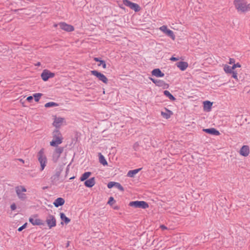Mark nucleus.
<instances>
[{"mask_svg":"<svg viewBox=\"0 0 250 250\" xmlns=\"http://www.w3.org/2000/svg\"><path fill=\"white\" fill-rule=\"evenodd\" d=\"M45 221L50 229L56 226V219L55 216L52 215H49L46 217Z\"/></svg>","mask_w":250,"mask_h":250,"instance_id":"nucleus-11","label":"nucleus"},{"mask_svg":"<svg viewBox=\"0 0 250 250\" xmlns=\"http://www.w3.org/2000/svg\"><path fill=\"white\" fill-rule=\"evenodd\" d=\"M58 25L60 28L66 32H72L74 30V27L64 22H60Z\"/></svg>","mask_w":250,"mask_h":250,"instance_id":"nucleus-13","label":"nucleus"},{"mask_svg":"<svg viewBox=\"0 0 250 250\" xmlns=\"http://www.w3.org/2000/svg\"><path fill=\"white\" fill-rule=\"evenodd\" d=\"M16 205L15 203H13L10 206V208L12 210H14L16 209Z\"/></svg>","mask_w":250,"mask_h":250,"instance_id":"nucleus-39","label":"nucleus"},{"mask_svg":"<svg viewBox=\"0 0 250 250\" xmlns=\"http://www.w3.org/2000/svg\"><path fill=\"white\" fill-rule=\"evenodd\" d=\"M91 173L90 172H86L82 174L80 178V180L81 181H84L87 179H88L90 176L91 175Z\"/></svg>","mask_w":250,"mask_h":250,"instance_id":"nucleus-27","label":"nucleus"},{"mask_svg":"<svg viewBox=\"0 0 250 250\" xmlns=\"http://www.w3.org/2000/svg\"><path fill=\"white\" fill-rule=\"evenodd\" d=\"M140 170L141 168H138L134 170H129L127 172V176L129 177H133L136 174H137L140 171Z\"/></svg>","mask_w":250,"mask_h":250,"instance_id":"nucleus-26","label":"nucleus"},{"mask_svg":"<svg viewBox=\"0 0 250 250\" xmlns=\"http://www.w3.org/2000/svg\"><path fill=\"white\" fill-rule=\"evenodd\" d=\"M115 200L112 197H110L109 199V201H108V204L110 205H112L115 203Z\"/></svg>","mask_w":250,"mask_h":250,"instance_id":"nucleus-36","label":"nucleus"},{"mask_svg":"<svg viewBox=\"0 0 250 250\" xmlns=\"http://www.w3.org/2000/svg\"><path fill=\"white\" fill-rule=\"evenodd\" d=\"M176 66L181 70L185 71L188 67V64L186 62H179L176 63Z\"/></svg>","mask_w":250,"mask_h":250,"instance_id":"nucleus-19","label":"nucleus"},{"mask_svg":"<svg viewBox=\"0 0 250 250\" xmlns=\"http://www.w3.org/2000/svg\"><path fill=\"white\" fill-rule=\"evenodd\" d=\"M151 74L153 76L156 77H163L165 75L164 73H163L159 68L153 69L151 72Z\"/></svg>","mask_w":250,"mask_h":250,"instance_id":"nucleus-20","label":"nucleus"},{"mask_svg":"<svg viewBox=\"0 0 250 250\" xmlns=\"http://www.w3.org/2000/svg\"><path fill=\"white\" fill-rule=\"evenodd\" d=\"M55 74L48 69H44L41 75L42 80L44 82L47 81L49 78H53Z\"/></svg>","mask_w":250,"mask_h":250,"instance_id":"nucleus-12","label":"nucleus"},{"mask_svg":"<svg viewBox=\"0 0 250 250\" xmlns=\"http://www.w3.org/2000/svg\"><path fill=\"white\" fill-rule=\"evenodd\" d=\"M65 203L64 199L61 197L57 198L53 203V205L56 207H59V206L63 205Z\"/></svg>","mask_w":250,"mask_h":250,"instance_id":"nucleus-21","label":"nucleus"},{"mask_svg":"<svg viewBox=\"0 0 250 250\" xmlns=\"http://www.w3.org/2000/svg\"><path fill=\"white\" fill-rule=\"evenodd\" d=\"M42 94L40 93H35L33 94V97L35 101L37 102H39Z\"/></svg>","mask_w":250,"mask_h":250,"instance_id":"nucleus-32","label":"nucleus"},{"mask_svg":"<svg viewBox=\"0 0 250 250\" xmlns=\"http://www.w3.org/2000/svg\"><path fill=\"white\" fill-rule=\"evenodd\" d=\"M58 105V104L53 102H51L47 103H46L44 105V106L46 108L50 107H54V106H57Z\"/></svg>","mask_w":250,"mask_h":250,"instance_id":"nucleus-31","label":"nucleus"},{"mask_svg":"<svg viewBox=\"0 0 250 250\" xmlns=\"http://www.w3.org/2000/svg\"><path fill=\"white\" fill-rule=\"evenodd\" d=\"M65 122L64 118L59 117L57 116L54 117V122L53 125L56 128H59L61 127Z\"/></svg>","mask_w":250,"mask_h":250,"instance_id":"nucleus-14","label":"nucleus"},{"mask_svg":"<svg viewBox=\"0 0 250 250\" xmlns=\"http://www.w3.org/2000/svg\"><path fill=\"white\" fill-rule=\"evenodd\" d=\"M60 218L61 220L64 221L66 224H68L70 222V219L67 217L64 213L62 212L60 213Z\"/></svg>","mask_w":250,"mask_h":250,"instance_id":"nucleus-28","label":"nucleus"},{"mask_svg":"<svg viewBox=\"0 0 250 250\" xmlns=\"http://www.w3.org/2000/svg\"><path fill=\"white\" fill-rule=\"evenodd\" d=\"M204 104V110L205 111L209 112L211 110V107L212 105V103L206 101L203 103Z\"/></svg>","mask_w":250,"mask_h":250,"instance_id":"nucleus-22","label":"nucleus"},{"mask_svg":"<svg viewBox=\"0 0 250 250\" xmlns=\"http://www.w3.org/2000/svg\"><path fill=\"white\" fill-rule=\"evenodd\" d=\"M159 30L167 36L169 37L172 40H175V36L174 32L168 29L166 25H163L159 28Z\"/></svg>","mask_w":250,"mask_h":250,"instance_id":"nucleus-9","label":"nucleus"},{"mask_svg":"<svg viewBox=\"0 0 250 250\" xmlns=\"http://www.w3.org/2000/svg\"><path fill=\"white\" fill-rule=\"evenodd\" d=\"M63 151V148L62 147H57L53 151L51 159L53 162L56 163L59 159L61 154Z\"/></svg>","mask_w":250,"mask_h":250,"instance_id":"nucleus-5","label":"nucleus"},{"mask_svg":"<svg viewBox=\"0 0 250 250\" xmlns=\"http://www.w3.org/2000/svg\"><path fill=\"white\" fill-rule=\"evenodd\" d=\"M123 2L125 5L129 7L135 12H138L141 10V8L138 4L133 3L129 0H123Z\"/></svg>","mask_w":250,"mask_h":250,"instance_id":"nucleus-8","label":"nucleus"},{"mask_svg":"<svg viewBox=\"0 0 250 250\" xmlns=\"http://www.w3.org/2000/svg\"><path fill=\"white\" fill-rule=\"evenodd\" d=\"M95 184V180L94 177L90 178L89 179L86 180L84 182V185L86 187H88V188L92 187L93 186H94Z\"/></svg>","mask_w":250,"mask_h":250,"instance_id":"nucleus-23","label":"nucleus"},{"mask_svg":"<svg viewBox=\"0 0 250 250\" xmlns=\"http://www.w3.org/2000/svg\"><path fill=\"white\" fill-rule=\"evenodd\" d=\"M74 178H75L74 177H71V178H70V180H71V179H74Z\"/></svg>","mask_w":250,"mask_h":250,"instance_id":"nucleus-46","label":"nucleus"},{"mask_svg":"<svg viewBox=\"0 0 250 250\" xmlns=\"http://www.w3.org/2000/svg\"><path fill=\"white\" fill-rule=\"evenodd\" d=\"M91 73L93 76L96 77L98 80L105 84H107L108 83V79L107 77L103 73L97 71L92 70Z\"/></svg>","mask_w":250,"mask_h":250,"instance_id":"nucleus-7","label":"nucleus"},{"mask_svg":"<svg viewBox=\"0 0 250 250\" xmlns=\"http://www.w3.org/2000/svg\"><path fill=\"white\" fill-rule=\"evenodd\" d=\"M164 94L171 101H174L176 100L175 98L167 90L164 91Z\"/></svg>","mask_w":250,"mask_h":250,"instance_id":"nucleus-30","label":"nucleus"},{"mask_svg":"<svg viewBox=\"0 0 250 250\" xmlns=\"http://www.w3.org/2000/svg\"><path fill=\"white\" fill-rule=\"evenodd\" d=\"M37 158L41 166L40 170L42 171L44 169L47 163V159L45 155L44 148L41 149L38 152Z\"/></svg>","mask_w":250,"mask_h":250,"instance_id":"nucleus-3","label":"nucleus"},{"mask_svg":"<svg viewBox=\"0 0 250 250\" xmlns=\"http://www.w3.org/2000/svg\"><path fill=\"white\" fill-rule=\"evenodd\" d=\"M26 223L24 224L23 225H22V226H21V227H20L19 229H18V231H21L23 229L25 228L26 227Z\"/></svg>","mask_w":250,"mask_h":250,"instance_id":"nucleus-40","label":"nucleus"},{"mask_svg":"<svg viewBox=\"0 0 250 250\" xmlns=\"http://www.w3.org/2000/svg\"><path fill=\"white\" fill-rule=\"evenodd\" d=\"M223 69L225 72L227 74H230L231 72H232V70H234L233 66H230L228 64L223 65Z\"/></svg>","mask_w":250,"mask_h":250,"instance_id":"nucleus-25","label":"nucleus"},{"mask_svg":"<svg viewBox=\"0 0 250 250\" xmlns=\"http://www.w3.org/2000/svg\"><path fill=\"white\" fill-rule=\"evenodd\" d=\"M115 187H116L120 190L124 191V188L120 183L116 182Z\"/></svg>","mask_w":250,"mask_h":250,"instance_id":"nucleus-34","label":"nucleus"},{"mask_svg":"<svg viewBox=\"0 0 250 250\" xmlns=\"http://www.w3.org/2000/svg\"><path fill=\"white\" fill-rule=\"evenodd\" d=\"M114 208L115 209H118V208L117 207H114Z\"/></svg>","mask_w":250,"mask_h":250,"instance_id":"nucleus-45","label":"nucleus"},{"mask_svg":"<svg viewBox=\"0 0 250 250\" xmlns=\"http://www.w3.org/2000/svg\"><path fill=\"white\" fill-rule=\"evenodd\" d=\"M29 221L34 226H41L44 224L43 221L38 217L37 214L34 215L30 217Z\"/></svg>","mask_w":250,"mask_h":250,"instance_id":"nucleus-10","label":"nucleus"},{"mask_svg":"<svg viewBox=\"0 0 250 250\" xmlns=\"http://www.w3.org/2000/svg\"><path fill=\"white\" fill-rule=\"evenodd\" d=\"M149 79L157 86L162 87L163 88H167L169 87V85L163 80H155L152 78H150Z\"/></svg>","mask_w":250,"mask_h":250,"instance_id":"nucleus-15","label":"nucleus"},{"mask_svg":"<svg viewBox=\"0 0 250 250\" xmlns=\"http://www.w3.org/2000/svg\"><path fill=\"white\" fill-rule=\"evenodd\" d=\"M20 161H21V162H23L22 160H21Z\"/></svg>","mask_w":250,"mask_h":250,"instance_id":"nucleus-48","label":"nucleus"},{"mask_svg":"<svg viewBox=\"0 0 250 250\" xmlns=\"http://www.w3.org/2000/svg\"><path fill=\"white\" fill-rule=\"evenodd\" d=\"M52 141L50 142V145L51 146L57 147L62 143L63 137L59 130H55L52 132Z\"/></svg>","mask_w":250,"mask_h":250,"instance_id":"nucleus-2","label":"nucleus"},{"mask_svg":"<svg viewBox=\"0 0 250 250\" xmlns=\"http://www.w3.org/2000/svg\"><path fill=\"white\" fill-rule=\"evenodd\" d=\"M240 154L243 156L247 157L250 154V148L248 146H243L239 151Z\"/></svg>","mask_w":250,"mask_h":250,"instance_id":"nucleus-16","label":"nucleus"},{"mask_svg":"<svg viewBox=\"0 0 250 250\" xmlns=\"http://www.w3.org/2000/svg\"><path fill=\"white\" fill-rule=\"evenodd\" d=\"M129 205L135 208H142L144 209L148 208L149 207L148 204L143 201H132L129 203Z\"/></svg>","mask_w":250,"mask_h":250,"instance_id":"nucleus-6","label":"nucleus"},{"mask_svg":"<svg viewBox=\"0 0 250 250\" xmlns=\"http://www.w3.org/2000/svg\"><path fill=\"white\" fill-rule=\"evenodd\" d=\"M57 25H58V24H56L54 25V27H57Z\"/></svg>","mask_w":250,"mask_h":250,"instance_id":"nucleus-47","label":"nucleus"},{"mask_svg":"<svg viewBox=\"0 0 250 250\" xmlns=\"http://www.w3.org/2000/svg\"><path fill=\"white\" fill-rule=\"evenodd\" d=\"M233 4L238 13H245L250 11V3L246 0H234Z\"/></svg>","mask_w":250,"mask_h":250,"instance_id":"nucleus-1","label":"nucleus"},{"mask_svg":"<svg viewBox=\"0 0 250 250\" xmlns=\"http://www.w3.org/2000/svg\"><path fill=\"white\" fill-rule=\"evenodd\" d=\"M230 74H232V77L233 78H234L236 81H238V74L236 71H234L233 70H232V72H231Z\"/></svg>","mask_w":250,"mask_h":250,"instance_id":"nucleus-33","label":"nucleus"},{"mask_svg":"<svg viewBox=\"0 0 250 250\" xmlns=\"http://www.w3.org/2000/svg\"><path fill=\"white\" fill-rule=\"evenodd\" d=\"M160 227L163 230L167 229V228L164 225H161Z\"/></svg>","mask_w":250,"mask_h":250,"instance_id":"nucleus-41","label":"nucleus"},{"mask_svg":"<svg viewBox=\"0 0 250 250\" xmlns=\"http://www.w3.org/2000/svg\"><path fill=\"white\" fill-rule=\"evenodd\" d=\"M203 131L210 134H212L216 136H218L220 134L219 131L216 130L214 128L203 129Z\"/></svg>","mask_w":250,"mask_h":250,"instance_id":"nucleus-18","label":"nucleus"},{"mask_svg":"<svg viewBox=\"0 0 250 250\" xmlns=\"http://www.w3.org/2000/svg\"><path fill=\"white\" fill-rule=\"evenodd\" d=\"M16 193L18 198L21 200H25L27 199L26 194L25 193L27 190L22 186H17L15 188Z\"/></svg>","mask_w":250,"mask_h":250,"instance_id":"nucleus-4","label":"nucleus"},{"mask_svg":"<svg viewBox=\"0 0 250 250\" xmlns=\"http://www.w3.org/2000/svg\"><path fill=\"white\" fill-rule=\"evenodd\" d=\"M170 60L172 61H176L178 60V59L174 57H171Z\"/></svg>","mask_w":250,"mask_h":250,"instance_id":"nucleus-43","label":"nucleus"},{"mask_svg":"<svg viewBox=\"0 0 250 250\" xmlns=\"http://www.w3.org/2000/svg\"><path fill=\"white\" fill-rule=\"evenodd\" d=\"M33 96H29L27 98L26 100L27 101L29 102H31V101L33 99Z\"/></svg>","mask_w":250,"mask_h":250,"instance_id":"nucleus-42","label":"nucleus"},{"mask_svg":"<svg viewBox=\"0 0 250 250\" xmlns=\"http://www.w3.org/2000/svg\"><path fill=\"white\" fill-rule=\"evenodd\" d=\"M94 60L95 62H99V63L98 64V66H102V67L104 69L106 68V64L104 61L101 60L100 58H96V57L94 58Z\"/></svg>","mask_w":250,"mask_h":250,"instance_id":"nucleus-24","label":"nucleus"},{"mask_svg":"<svg viewBox=\"0 0 250 250\" xmlns=\"http://www.w3.org/2000/svg\"><path fill=\"white\" fill-rule=\"evenodd\" d=\"M232 66L234 70L237 67L240 68L241 67V65L239 62L234 64Z\"/></svg>","mask_w":250,"mask_h":250,"instance_id":"nucleus-37","label":"nucleus"},{"mask_svg":"<svg viewBox=\"0 0 250 250\" xmlns=\"http://www.w3.org/2000/svg\"><path fill=\"white\" fill-rule=\"evenodd\" d=\"M235 61L234 59L230 58L229 59V64L233 65L234 64H235Z\"/></svg>","mask_w":250,"mask_h":250,"instance_id":"nucleus-38","label":"nucleus"},{"mask_svg":"<svg viewBox=\"0 0 250 250\" xmlns=\"http://www.w3.org/2000/svg\"><path fill=\"white\" fill-rule=\"evenodd\" d=\"M116 182H110L107 184V187L108 188H111L113 187H115Z\"/></svg>","mask_w":250,"mask_h":250,"instance_id":"nucleus-35","label":"nucleus"},{"mask_svg":"<svg viewBox=\"0 0 250 250\" xmlns=\"http://www.w3.org/2000/svg\"><path fill=\"white\" fill-rule=\"evenodd\" d=\"M172 111L168 110L167 108H165V111H162L161 112V115L166 119H168L173 115Z\"/></svg>","mask_w":250,"mask_h":250,"instance_id":"nucleus-17","label":"nucleus"},{"mask_svg":"<svg viewBox=\"0 0 250 250\" xmlns=\"http://www.w3.org/2000/svg\"><path fill=\"white\" fill-rule=\"evenodd\" d=\"M41 65V64L40 62H38L37 63L35 64V66H39Z\"/></svg>","mask_w":250,"mask_h":250,"instance_id":"nucleus-44","label":"nucleus"},{"mask_svg":"<svg viewBox=\"0 0 250 250\" xmlns=\"http://www.w3.org/2000/svg\"><path fill=\"white\" fill-rule=\"evenodd\" d=\"M99 161L104 166H106L107 165V161L101 153H99Z\"/></svg>","mask_w":250,"mask_h":250,"instance_id":"nucleus-29","label":"nucleus"}]
</instances>
